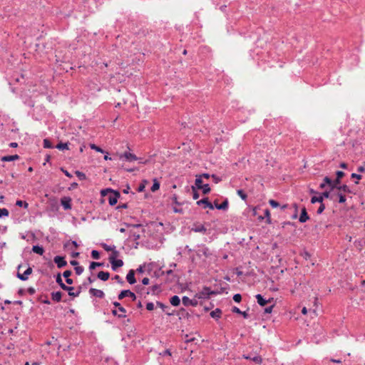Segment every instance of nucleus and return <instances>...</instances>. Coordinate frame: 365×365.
<instances>
[{
    "instance_id": "39448f33",
    "label": "nucleus",
    "mask_w": 365,
    "mask_h": 365,
    "mask_svg": "<svg viewBox=\"0 0 365 365\" xmlns=\"http://www.w3.org/2000/svg\"><path fill=\"white\" fill-rule=\"evenodd\" d=\"M198 247H201V249H199L196 252V255L198 258H201L202 256H204L205 258H209L212 256V252L207 247L204 245H198Z\"/></svg>"
},
{
    "instance_id": "cd10ccee",
    "label": "nucleus",
    "mask_w": 365,
    "mask_h": 365,
    "mask_svg": "<svg viewBox=\"0 0 365 365\" xmlns=\"http://www.w3.org/2000/svg\"><path fill=\"white\" fill-rule=\"evenodd\" d=\"M170 304L174 307H178L180 304V299L178 296L174 295L170 299Z\"/></svg>"
},
{
    "instance_id": "393cba45",
    "label": "nucleus",
    "mask_w": 365,
    "mask_h": 365,
    "mask_svg": "<svg viewBox=\"0 0 365 365\" xmlns=\"http://www.w3.org/2000/svg\"><path fill=\"white\" fill-rule=\"evenodd\" d=\"M178 315L180 319H188L190 317L189 312L185 308H180L178 312Z\"/></svg>"
},
{
    "instance_id": "de8ad7c7",
    "label": "nucleus",
    "mask_w": 365,
    "mask_h": 365,
    "mask_svg": "<svg viewBox=\"0 0 365 365\" xmlns=\"http://www.w3.org/2000/svg\"><path fill=\"white\" fill-rule=\"evenodd\" d=\"M91 257L94 259H98L101 257L100 252L96 250L91 251Z\"/></svg>"
},
{
    "instance_id": "603ef678",
    "label": "nucleus",
    "mask_w": 365,
    "mask_h": 365,
    "mask_svg": "<svg viewBox=\"0 0 365 365\" xmlns=\"http://www.w3.org/2000/svg\"><path fill=\"white\" fill-rule=\"evenodd\" d=\"M192 191V197L194 200H197L200 197V194L197 192V190L196 187H191Z\"/></svg>"
},
{
    "instance_id": "2eb2a0df",
    "label": "nucleus",
    "mask_w": 365,
    "mask_h": 365,
    "mask_svg": "<svg viewBox=\"0 0 365 365\" xmlns=\"http://www.w3.org/2000/svg\"><path fill=\"white\" fill-rule=\"evenodd\" d=\"M308 220H309V216L307 212V209L305 207H303L301 210V214L299 217V221L301 223L306 222Z\"/></svg>"
},
{
    "instance_id": "4c0bfd02",
    "label": "nucleus",
    "mask_w": 365,
    "mask_h": 365,
    "mask_svg": "<svg viewBox=\"0 0 365 365\" xmlns=\"http://www.w3.org/2000/svg\"><path fill=\"white\" fill-rule=\"evenodd\" d=\"M338 190L343 191L344 192H346V193H352V191L351 190L349 187L345 184L341 185L340 187H339Z\"/></svg>"
},
{
    "instance_id": "f3484780",
    "label": "nucleus",
    "mask_w": 365,
    "mask_h": 365,
    "mask_svg": "<svg viewBox=\"0 0 365 365\" xmlns=\"http://www.w3.org/2000/svg\"><path fill=\"white\" fill-rule=\"evenodd\" d=\"M191 231L205 234L207 228L203 225H197L195 223L191 228Z\"/></svg>"
},
{
    "instance_id": "4d7b16f0",
    "label": "nucleus",
    "mask_w": 365,
    "mask_h": 365,
    "mask_svg": "<svg viewBox=\"0 0 365 365\" xmlns=\"http://www.w3.org/2000/svg\"><path fill=\"white\" fill-rule=\"evenodd\" d=\"M90 147H91V148L92 150H96V151H97V152H99V153H104V150H103L101 148H100V147L97 146V145H95V144H91V145H90Z\"/></svg>"
},
{
    "instance_id": "f257e3e1",
    "label": "nucleus",
    "mask_w": 365,
    "mask_h": 365,
    "mask_svg": "<svg viewBox=\"0 0 365 365\" xmlns=\"http://www.w3.org/2000/svg\"><path fill=\"white\" fill-rule=\"evenodd\" d=\"M96 280L95 278H92L91 277H88L86 279V281H84L82 284H80L78 287H77V290L75 293H70V296L71 297H78L79 294L81 293V292L83 290V289H87L88 286L93 283L94 281Z\"/></svg>"
},
{
    "instance_id": "4468645a",
    "label": "nucleus",
    "mask_w": 365,
    "mask_h": 365,
    "mask_svg": "<svg viewBox=\"0 0 365 365\" xmlns=\"http://www.w3.org/2000/svg\"><path fill=\"white\" fill-rule=\"evenodd\" d=\"M89 294L100 299H103L105 297V294L102 290L95 288H90Z\"/></svg>"
},
{
    "instance_id": "e433bc0d",
    "label": "nucleus",
    "mask_w": 365,
    "mask_h": 365,
    "mask_svg": "<svg viewBox=\"0 0 365 365\" xmlns=\"http://www.w3.org/2000/svg\"><path fill=\"white\" fill-rule=\"evenodd\" d=\"M16 205L18 207H22L25 209H28L29 203L26 201H23L21 200H17L16 202Z\"/></svg>"
},
{
    "instance_id": "a878e982",
    "label": "nucleus",
    "mask_w": 365,
    "mask_h": 365,
    "mask_svg": "<svg viewBox=\"0 0 365 365\" xmlns=\"http://www.w3.org/2000/svg\"><path fill=\"white\" fill-rule=\"evenodd\" d=\"M222 310L219 308H216L212 311L210 314V317L213 319H218L221 317Z\"/></svg>"
},
{
    "instance_id": "09e8293b",
    "label": "nucleus",
    "mask_w": 365,
    "mask_h": 365,
    "mask_svg": "<svg viewBox=\"0 0 365 365\" xmlns=\"http://www.w3.org/2000/svg\"><path fill=\"white\" fill-rule=\"evenodd\" d=\"M76 175H77V177L79 178V180H84L86 179V175L83 172H81L79 170H76L75 172Z\"/></svg>"
},
{
    "instance_id": "f704fd0d",
    "label": "nucleus",
    "mask_w": 365,
    "mask_h": 365,
    "mask_svg": "<svg viewBox=\"0 0 365 365\" xmlns=\"http://www.w3.org/2000/svg\"><path fill=\"white\" fill-rule=\"evenodd\" d=\"M160 186V182H158V180L156 178H155L153 180V185H152L150 190H151L152 192H155L158 190H159Z\"/></svg>"
},
{
    "instance_id": "8fccbe9b",
    "label": "nucleus",
    "mask_w": 365,
    "mask_h": 365,
    "mask_svg": "<svg viewBox=\"0 0 365 365\" xmlns=\"http://www.w3.org/2000/svg\"><path fill=\"white\" fill-rule=\"evenodd\" d=\"M9 212L6 208H0V218L3 217H8Z\"/></svg>"
},
{
    "instance_id": "ea45409f",
    "label": "nucleus",
    "mask_w": 365,
    "mask_h": 365,
    "mask_svg": "<svg viewBox=\"0 0 365 365\" xmlns=\"http://www.w3.org/2000/svg\"><path fill=\"white\" fill-rule=\"evenodd\" d=\"M56 148L58 150H68V143H59L56 145Z\"/></svg>"
},
{
    "instance_id": "6e6552de",
    "label": "nucleus",
    "mask_w": 365,
    "mask_h": 365,
    "mask_svg": "<svg viewBox=\"0 0 365 365\" xmlns=\"http://www.w3.org/2000/svg\"><path fill=\"white\" fill-rule=\"evenodd\" d=\"M135 290L141 298H146V297L150 294L149 289H147L139 284L135 287Z\"/></svg>"
},
{
    "instance_id": "864d4df0",
    "label": "nucleus",
    "mask_w": 365,
    "mask_h": 365,
    "mask_svg": "<svg viewBox=\"0 0 365 365\" xmlns=\"http://www.w3.org/2000/svg\"><path fill=\"white\" fill-rule=\"evenodd\" d=\"M70 243H71V244L74 247H76V248H77V247H78V244L77 243V242H76V241H75V240H72V241H71V240H68V241H67L66 242H65V243H64V245H63V247H64V248H66V247L68 246V245H69Z\"/></svg>"
},
{
    "instance_id": "37998d69",
    "label": "nucleus",
    "mask_w": 365,
    "mask_h": 365,
    "mask_svg": "<svg viewBox=\"0 0 365 365\" xmlns=\"http://www.w3.org/2000/svg\"><path fill=\"white\" fill-rule=\"evenodd\" d=\"M208 200H209V198L205 197H204V198L197 201L196 204L198 206H202L204 208V206H205V205L207 204Z\"/></svg>"
},
{
    "instance_id": "bf43d9fd",
    "label": "nucleus",
    "mask_w": 365,
    "mask_h": 365,
    "mask_svg": "<svg viewBox=\"0 0 365 365\" xmlns=\"http://www.w3.org/2000/svg\"><path fill=\"white\" fill-rule=\"evenodd\" d=\"M269 204L273 208H276V207H279V203L277 201L274 200H269Z\"/></svg>"
},
{
    "instance_id": "79ce46f5",
    "label": "nucleus",
    "mask_w": 365,
    "mask_h": 365,
    "mask_svg": "<svg viewBox=\"0 0 365 365\" xmlns=\"http://www.w3.org/2000/svg\"><path fill=\"white\" fill-rule=\"evenodd\" d=\"M43 148H53L54 146L53 145L51 140L48 138H45L43 140Z\"/></svg>"
},
{
    "instance_id": "69168bd1",
    "label": "nucleus",
    "mask_w": 365,
    "mask_h": 365,
    "mask_svg": "<svg viewBox=\"0 0 365 365\" xmlns=\"http://www.w3.org/2000/svg\"><path fill=\"white\" fill-rule=\"evenodd\" d=\"M113 279L115 280L117 282L120 284L121 285L124 284V281L119 275H115Z\"/></svg>"
},
{
    "instance_id": "f03ea898",
    "label": "nucleus",
    "mask_w": 365,
    "mask_h": 365,
    "mask_svg": "<svg viewBox=\"0 0 365 365\" xmlns=\"http://www.w3.org/2000/svg\"><path fill=\"white\" fill-rule=\"evenodd\" d=\"M217 292L212 291L209 287H203L201 291L197 292L195 297L198 299H209L210 295L216 294Z\"/></svg>"
},
{
    "instance_id": "052dcab7",
    "label": "nucleus",
    "mask_w": 365,
    "mask_h": 365,
    "mask_svg": "<svg viewBox=\"0 0 365 365\" xmlns=\"http://www.w3.org/2000/svg\"><path fill=\"white\" fill-rule=\"evenodd\" d=\"M111 192H113V189H111V188H106V189L102 190L101 191V195L102 197H105L108 193H110Z\"/></svg>"
},
{
    "instance_id": "c756f323",
    "label": "nucleus",
    "mask_w": 365,
    "mask_h": 365,
    "mask_svg": "<svg viewBox=\"0 0 365 365\" xmlns=\"http://www.w3.org/2000/svg\"><path fill=\"white\" fill-rule=\"evenodd\" d=\"M324 181L326 183H327V185L329 187V191L331 192V190L336 189V186L334 185V184L333 182V180H331L329 177H328V176L324 177Z\"/></svg>"
},
{
    "instance_id": "774afa93",
    "label": "nucleus",
    "mask_w": 365,
    "mask_h": 365,
    "mask_svg": "<svg viewBox=\"0 0 365 365\" xmlns=\"http://www.w3.org/2000/svg\"><path fill=\"white\" fill-rule=\"evenodd\" d=\"M211 178H212L215 183H216V184L220 182L222 180V179L220 177H218L217 175H216L215 174L211 175Z\"/></svg>"
},
{
    "instance_id": "412c9836",
    "label": "nucleus",
    "mask_w": 365,
    "mask_h": 365,
    "mask_svg": "<svg viewBox=\"0 0 365 365\" xmlns=\"http://www.w3.org/2000/svg\"><path fill=\"white\" fill-rule=\"evenodd\" d=\"M243 357L246 359H250L254 362H255L257 364H261L262 362V359L261 356L259 355H255L253 357H252L250 355H243Z\"/></svg>"
},
{
    "instance_id": "58836bf2",
    "label": "nucleus",
    "mask_w": 365,
    "mask_h": 365,
    "mask_svg": "<svg viewBox=\"0 0 365 365\" xmlns=\"http://www.w3.org/2000/svg\"><path fill=\"white\" fill-rule=\"evenodd\" d=\"M103 265H104L103 262H91L89 265V269L91 270H93V269H96V267H102Z\"/></svg>"
},
{
    "instance_id": "6e6d98bb",
    "label": "nucleus",
    "mask_w": 365,
    "mask_h": 365,
    "mask_svg": "<svg viewBox=\"0 0 365 365\" xmlns=\"http://www.w3.org/2000/svg\"><path fill=\"white\" fill-rule=\"evenodd\" d=\"M264 217L267 219V222L268 224H270L271 223V217H270V212H269V210L268 209H265L264 210Z\"/></svg>"
},
{
    "instance_id": "5fc2aeb1",
    "label": "nucleus",
    "mask_w": 365,
    "mask_h": 365,
    "mask_svg": "<svg viewBox=\"0 0 365 365\" xmlns=\"http://www.w3.org/2000/svg\"><path fill=\"white\" fill-rule=\"evenodd\" d=\"M337 195L339 197V203H340V204L345 203V202L346 200V196L344 194L340 193V192H339L337 194Z\"/></svg>"
},
{
    "instance_id": "0e129e2a",
    "label": "nucleus",
    "mask_w": 365,
    "mask_h": 365,
    "mask_svg": "<svg viewBox=\"0 0 365 365\" xmlns=\"http://www.w3.org/2000/svg\"><path fill=\"white\" fill-rule=\"evenodd\" d=\"M324 210H325V205L324 203H320V205L317 210V213L318 215H320L324 212Z\"/></svg>"
},
{
    "instance_id": "473e14b6",
    "label": "nucleus",
    "mask_w": 365,
    "mask_h": 365,
    "mask_svg": "<svg viewBox=\"0 0 365 365\" xmlns=\"http://www.w3.org/2000/svg\"><path fill=\"white\" fill-rule=\"evenodd\" d=\"M150 290V293H152L153 294H158L160 290V287L158 284L153 285L152 287L148 288Z\"/></svg>"
},
{
    "instance_id": "a211bd4d",
    "label": "nucleus",
    "mask_w": 365,
    "mask_h": 365,
    "mask_svg": "<svg viewBox=\"0 0 365 365\" xmlns=\"http://www.w3.org/2000/svg\"><path fill=\"white\" fill-rule=\"evenodd\" d=\"M50 208L52 211H58L59 209L58 200L56 197H51L48 200Z\"/></svg>"
},
{
    "instance_id": "4be33fe9",
    "label": "nucleus",
    "mask_w": 365,
    "mask_h": 365,
    "mask_svg": "<svg viewBox=\"0 0 365 365\" xmlns=\"http://www.w3.org/2000/svg\"><path fill=\"white\" fill-rule=\"evenodd\" d=\"M62 295L63 294L60 291L53 292L51 293V299L56 302H59L61 301Z\"/></svg>"
},
{
    "instance_id": "49530a36",
    "label": "nucleus",
    "mask_w": 365,
    "mask_h": 365,
    "mask_svg": "<svg viewBox=\"0 0 365 365\" xmlns=\"http://www.w3.org/2000/svg\"><path fill=\"white\" fill-rule=\"evenodd\" d=\"M111 252H112V253L108 258L109 261L112 260V258H113L114 259H117V257L119 256V254H120L118 250H116L115 249L111 250Z\"/></svg>"
},
{
    "instance_id": "ddd939ff",
    "label": "nucleus",
    "mask_w": 365,
    "mask_h": 365,
    "mask_svg": "<svg viewBox=\"0 0 365 365\" xmlns=\"http://www.w3.org/2000/svg\"><path fill=\"white\" fill-rule=\"evenodd\" d=\"M256 299H257V303L259 304V305H260L261 307H264L265 306L267 303H271L274 299L273 298H269V299H265L263 296L260 294H257L256 296H255Z\"/></svg>"
},
{
    "instance_id": "9d476101",
    "label": "nucleus",
    "mask_w": 365,
    "mask_h": 365,
    "mask_svg": "<svg viewBox=\"0 0 365 365\" xmlns=\"http://www.w3.org/2000/svg\"><path fill=\"white\" fill-rule=\"evenodd\" d=\"M123 158H125V160L128 162H132L139 159L135 154L130 153L129 152H125L122 154H120L119 159L122 160Z\"/></svg>"
},
{
    "instance_id": "dca6fc26",
    "label": "nucleus",
    "mask_w": 365,
    "mask_h": 365,
    "mask_svg": "<svg viewBox=\"0 0 365 365\" xmlns=\"http://www.w3.org/2000/svg\"><path fill=\"white\" fill-rule=\"evenodd\" d=\"M111 264V268L113 271L117 270L118 268L121 267L123 265V261L122 259H114L112 258V260L109 261Z\"/></svg>"
},
{
    "instance_id": "c03bdc74",
    "label": "nucleus",
    "mask_w": 365,
    "mask_h": 365,
    "mask_svg": "<svg viewBox=\"0 0 365 365\" xmlns=\"http://www.w3.org/2000/svg\"><path fill=\"white\" fill-rule=\"evenodd\" d=\"M237 195L241 197L242 200H246L247 198V195L245 192L243 190H237Z\"/></svg>"
},
{
    "instance_id": "7c9ffc66",
    "label": "nucleus",
    "mask_w": 365,
    "mask_h": 365,
    "mask_svg": "<svg viewBox=\"0 0 365 365\" xmlns=\"http://www.w3.org/2000/svg\"><path fill=\"white\" fill-rule=\"evenodd\" d=\"M196 178L195 180V185H192L191 187H196L197 189H200L202 187V178L200 177L199 175H196Z\"/></svg>"
},
{
    "instance_id": "423d86ee",
    "label": "nucleus",
    "mask_w": 365,
    "mask_h": 365,
    "mask_svg": "<svg viewBox=\"0 0 365 365\" xmlns=\"http://www.w3.org/2000/svg\"><path fill=\"white\" fill-rule=\"evenodd\" d=\"M130 297L133 301H135L137 299V297L135 294L133 292H131L130 289H124L122 290L118 295V299L119 300H122L125 297Z\"/></svg>"
},
{
    "instance_id": "1a4fd4ad",
    "label": "nucleus",
    "mask_w": 365,
    "mask_h": 365,
    "mask_svg": "<svg viewBox=\"0 0 365 365\" xmlns=\"http://www.w3.org/2000/svg\"><path fill=\"white\" fill-rule=\"evenodd\" d=\"M72 199L70 197H63L61 199V204L65 210H71L72 208Z\"/></svg>"
},
{
    "instance_id": "c85d7f7f",
    "label": "nucleus",
    "mask_w": 365,
    "mask_h": 365,
    "mask_svg": "<svg viewBox=\"0 0 365 365\" xmlns=\"http://www.w3.org/2000/svg\"><path fill=\"white\" fill-rule=\"evenodd\" d=\"M32 251L36 253V254H38L39 255H42L44 252V249L42 246H40L38 245H34L32 247Z\"/></svg>"
},
{
    "instance_id": "e2e57ef3",
    "label": "nucleus",
    "mask_w": 365,
    "mask_h": 365,
    "mask_svg": "<svg viewBox=\"0 0 365 365\" xmlns=\"http://www.w3.org/2000/svg\"><path fill=\"white\" fill-rule=\"evenodd\" d=\"M233 300L237 303H240L242 301V295L240 294H234Z\"/></svg>"
},
{
    "instance_id": "20e7f679",
    "label": "nucleus",
    "mask_w": 365,
    "mask_h": 365,
    "mask_svg": "<svg viewBox=\"0 0 365 365\" xmlns=\"http://www.w3.org/2000/svg\"><path fill=\"white\" fill-rule=\"evenodd\" d=\"M318 196H313L311 198V203L314 204L316 202L323 203L324 198H329L330 191L325 190L323 192L319 193Z\"/></svg>"
},
{
    "instance_id": "a19ab883",
    "label": "nucleus",
    "mask_w": 365,
    "mask_h": 365,
    "mask_svg": "<svg viewBox=\"0 0 365 365\" xmlns=\"http://www.w3.org/2000/svg\"><path fill=\"white\" fill-rule=\"evenodd\" d=\"M148 181L146 180H143L139 185L137 191L139 192H143L145 188V185L147 184Z\"/></svg>"
},
{
    "instance_id": "c9c22d12",
    "label": "nucleus",
    "mask_w": 365,
    "mask_h": 365,
    "mask_svg": "<svg viewBox=\"0 0 365 365\" xmlns=\"http://www.w3.org/2000/svg\"><path fill=\"white\" fill-rule=\"evenodd\" d=\"M200 190H202V193L204 195L209 194L210 192V190H211L209 184H207H207H203L202 185V187H200Z\"/></svg>"
},
{
    "instance_id": "72a5a7b5",
    "label": "nucleus",
    "mask_w": 365,
    "mask_h": 365,
    "mask_svg": "<svg viewBox=\"0 0 365 365\" xmlns=\"http://www.w3.org/2000/svg\"><path fill=\"white\" fill-rule=\"evenodd\" d=\"M60 287L64 290V291H67L68 292V295L70 296V293H75L73 291L74 289V287H69V286H67L64 283L62 284Z\"/></svg>"
},
{
    "instance_id": "6ab92c4d",
    "label": "nucleus",
    "mask_w": 365,
    "mask_h": 365,
    "mask_svg": "<svg viewBox=\"0 0 365 365\" xmlns=\"http://www.w3.org/2000/svg\"><path fill=\"white\" fill-rule=\"evenodd\" d=\"M126 280L130 284H134L136 282V279L135 277V271L133 269H130L128 271L126 275Z\"/></svg>"
},
{
    "instance_id": "13d9d810",
    "label": "nucleus",
    "mask_w": 365,
    "mask_h": 365,
    "mask_svg": "<svg viewBox=\"0 0 365 365\" xmlns=\"http://www.w3.org/2000/svg\"><path fill=\"white\" fill-rule=\"evenodd\" d=\"M74 270L76 274L81 275L83 272L84 268L82 266H77L74 267Z\"/></svg>"
},
{
    "instance_id": "7ed1b4c3",
    "label": "nucleus",
    "mask_w": 365,
    "mask_h": 365,
    "mask_svg": "<svg viewBox=\"0 0 365 365\" xmlns=\"http://www.w3.org/2000/svg\"><path fill=\"white\" fill-rule=\"evenodd\" d=\"M21 267L22 264H19L17 267L16 277L21 281H26L29 279V275L32 274L33 269L29 265H28L27 269L22 274H20Z\"/></svg>"
},
{
    "instance_id": "a18cd8bd",
    "label": "nucleus",
    "mask_w": 365,
    "mask_h": 365,
    "mask_svg": "<svg viewBox=\"0 0 365 365\" xmlns=\"http://www.w3.org/2000/svg\"><path fill=\"white\" fill-rule=\"evenodd\" d=\"M111 313H112V314H113L114 317H118V318H119V319H123V318L126 317V314H121V313H118V310H117V309H113V310L111 311Z\"/></svg>"
},
{
    "instance_id": "0eeeda50",
    "label": "nucleus",
    "mask_w": 365,
    "mask_h": 365,
    "mask_svg": "<svg viewBox=\"0 0 365 365\" xmlns=\"http://www.w3.org/2000/svg\"><path fill=\"white\" fill-rule=\"evenodd\" d=\"M120 192L118 190H113V192L110 193L108 197L109 205L110 206L115 205L117 203L118 200L120 198Z\"/></svg>"
},
{
    "instance_id": "b1692460",
    "label": "nucleus",
    "mask_w": 365,
    "mask_h": 365,
    "mask_svg": "<svg viewBox=\"0 0 365 365\" xmlns=\"http://www.w3.org/2000/svg\"><path fill=\"white\" fill-rule=\"evenodd\" d=\"M97 277L103 281V282H106L107 281L109 277H110V273L108 272H103V271H101L98 273L97 274Z\"/></svg>"
},
{
    "instance_id": "bb28decb",
    "label": "nucleus",
    "mask_w": 365,
    "mask_h": 365,
    "mask_svg": "<svg viewBox=\"0 0 365 365\" xmlns=\"http://www.w3.org/2000/svg\"><path fill=\"white\" fill-rule=\"evenodd\" d=\"M232 312L233 313H236L238 314H241L245 319L249 318L250 315L247 313V312H242L241 311L238 307H233L232 309Z\"/></svg>"
},
{
    "instance_id": "338daca9",
    "label": "nucleus",
    "mask_w": 365,
    "mask_h": 365,
    "mask_svg": "<svg viewBox=\"0 0 365 365\" xmlns=\"http://www.w3.org/2000/svg\"><path fill=\"white\" fill-rule=\"evenodd\" d=\"M345 175V173L343 171L337 170L336 172V178L341 179Z\"/></svg>"
},
{
    "instance_id": "aec40b11",
    "label": "nucleus",
    "mask_w": 365,
    "mask_h": 365,
    "mask_svg": "<svg viewBox=\"0 0 365 365\" xmlns=\"http://www.w3.org/2000/svg\"><path fill=\"white\" fill-rule=\"evenodd\" d=\"M229 206V202L227 199H225L221 204H218L217 200L215 201V207L217 210H226Z\"/></svg>"
},
{
    "instance_id": "680f3d73",
    "label": "nucleus",
    "mask_w": 365,
    "mask_h": 365,
    "mask_svg": "<svg viewBox=\"0 0 365 365\" xmlns=\"http://www.w3.org/2000/svg\"><path fill=\"white\" fill-rule=\"evenodd\" d=\"M56 283H57L59 286H61L62 284H63V280H62V278H61V273H58V274H56Z\"/></svg>"
},
{
    "instance_id": "3c124183",
    "label": "nucleus",
    "mask_w": 365,
    "mask_h": 365,
    "mask_svg": "<svg viewBox=\"0 0 365 365\" xmlns=\"http://www.w3.org/2000/svg\"><path fill=\"white\" fill-rule=\"evenodd\" d=\"M101 246L107 252H109V251H111V250L115 249V245L110 246V245H107L106 243H102Z\"/></svg>"
},
{
    "instance_id": "f8f14e48",
    "label": "nucleus",
    "mask_w": 365,
    "mask_h": 365,
    "mask_svg": "<svg viewBox=\"0 0 365 365\" xmlns=\"http://www.w3.org/2000/svg\"><path fill=\"white\" fill-rule=\"evenodd\" d=\"M53 262L56 264L58 268H62L67 265V262L64 257L57 255L53 258Z\"/></svg>"
},
{
    "instance_id": "2f4dec72",
    "label": "nucleus",
    "mask_w": 365,
    "mask_h": 365,
    "mask_svg": "<svg viewBox=\"0 0 365 365\" xmlns=\"http://www.w3.org/2000/svg\"><path fill=\"white\" fill-rule=\"evenodd\" d=\"M113 306L118 309V311L121 313L125 314L126 309L119 303L118 302H113Z\"/></svg>"
},
{
    "instance_id": "5701e85b",
    "label": "nucleus",
    "mask_w": 365,
    "mask_h": 365,
    "mask_svg": "<svg viewBox=\"0 0 365 365\" xmlns=\"http://www.w3.org/2000/svg\"><path fill=\"white\" fill-rule=\"evenodd\" d=\"M19 158H20V156L19 155L16 154V155H12L3 156L1 158V160L3 162H11V161L19 160Z\"/></svg>"
},
{
    "instance_id": "9b49d317",
    "label": "nucleus",
    "mask_w": 365,
    "mask_h": 365,
    "mask_svg": "<svg viewBox=\"0 0 365 365\" xmlns=\"http://www.w3.org/2000/svg\"><path fill=\"white\" fill-rule=\"evenodd\" d=\"M182 302L183 305L185 307H188V306L196 307L198 304V302L197 299H191L187 296L182 297Z\"/></svg>"
}]
</instances>
